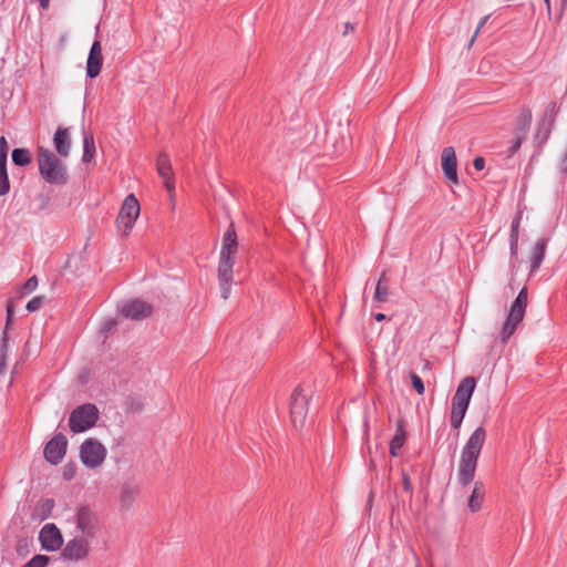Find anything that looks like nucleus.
<instances>
[{
	"label": "nucleus",
	"instance_id": "nucleus-44",
	"mask_svg": "<svg viewBox=\"0 0 567 567\" xmlns=\"http://www.w3.org/2000/svg\"><path fill=\"white\" fill-rule=\"evenodd\" d=\"M403 487L406 492L412 489V483L408 474L403 473Z\"/></svg>",
	"mask_w": 567,
	"mask_h": 567
},
{
	"label": "nucleus",
	"instance_id": "nucleus-52",
	"mask_svg": "<svg viewBox=\"0 0 567 567\" xmlns=\"http://www.w3.org/2000/svg\"><path fill=\"white\" fill-rule=\"evenodd\" d=\"M413 557H414V560H415V567H420V561H419V558L416 556V554L413 551Z\"/></svg>",
	"mask_w": 567,
	"mask_h": 567
},
{
	"label": "nucleus",
	"instance_id": "nucleus-6",
	"mask_svg": "<svg viewBox=\"0 0 567 567\" xmlns=\"http://www.w3.org/2000/svg\"><path fill=\"white\" fill-rule=\"evenodd\" d=\"M94 540L85 536L74 535L61 549V558L65 563H80L89 558Z\"/></svg>",
	"mask_w": 567,
	"mask_h": 567
},
{
	"label": "nucleus",
	"instance_id": "nucleus-11",
	"mask_svg": "<svg viewBox=\"0 0 567 567\" xmlns=\"http://www.w3.org/2000/svg\"><path fill=\"white\" fill-rule=\"evenodd\" d=\"M38 538L41 547L47 551L60 550L64 544L61 530L53 523L43 525Z\"/></svg>",
	"mask_w": 567,
	"mask_h": 567
},
{
	"label": "nucleus",
	"instance_id": "nucleus-12",
	"mask_svg": "<svg viewBox=\"0 0 567 567\" xmlns=\"http://www.w3.org/2000/svg\"><path fill=\"white\" fill-rule=\"evenodd\" d=\"M68 440L64 434H55L44 447V457L52 465H58L65 456Z\"/></svg>",
	"mask_w": 567,
	"mask_h": 567
},
{
	"label": "nucleus",
	"instance_id": "nucleus-38",
	"mask_svg": "<svg viewBox=\"0 0 567 567\" xmlns=\"http://www.w3.org/2000/svg\"><path fill=\"white\" fill-rule=\"evenodd\" d=\"M467 409V405L452 402L451 414L465 416Z\"/></svg>",
	"mask_w": 567,
	"mask_h": 567
},
{
	"label": "nucleus",
	"instance_id": "nucleus-4",
	"mask_svg": "<svg viewBox=\"0 0 567 567\" xmlns=\"http://www.w3.org/2000/svg\"><path fill=\"white\" fill-rule=\"evenodd\" d=\"M528 301V292L527 288L524 287L518 292L517 297L513 301L509 311L506 316V320L503 324V328L499 332V343L504 347L511 337L514 334L516 328L522 322L525 316L526 307Z\"/></svg>",
	"mask_w": 567,
	"mask_h": 567
},
{
	"label": "nucleus",
	"instance_id": "nucleus-19",
	"mask_svg": "<svg viewBox=\"0 0 567 567\" xmlns=\"http://www.w3.org/2000/svg\"><path fill=\"white\" fill-rule=\"evenodd\" d=\"M54 147L60 156L66 157L70 154L71 150V142H70V135L66 128L59 127L53 137Z\"/></svg>",
	"mask_w": 567,
	"mask_h": 567
},
{
	"label": "nucleus",
	"instance_id": "nucleus-39",
	"mask_svg": "<svg viewBox=\"0 0 567 567\" xmlns=\"http://www.w3.org/2000/svg\"><path fill=\"white\" fill-rule=\"evenodd\" d=\"M37 287H38V279L35 276H32L31 278H29L25 281V284L23 286V290H24V292L30 293L33 290H35Z\"/></svg>",
	"mask_w": 567,
	"mask_h": 567
},
{
	"label": "nucleus",
	"instance_id": "nucleus-8",
	"mask_svg": "<svg viewBox=\"0 0 567 567\" xmlns=\"http://www.w3.org/2000/svg\"><path fill=\"white\" fill-rule=\"evenodd\" d=\"M140 212L141 206L135 195H127L116 218L117 228L123 236H127L132 231L140 216Z\"/></svg>",
	"mask_w": 567,
	"mask_h": 567
},
{
	"label": "nucleus",
	"instance_id": "nucleus-14",
	"mask_svg": "<svg viewBox=\"0 0 567 567\" xmlns=\"http://www.w3.org/2000/svg\"><path fill=\"white\" fill-rule=\"evenodd\" d=\"M441 166L444 173V176L452 184H457V162L455 150L452 146H447L442 151L441 155Z\"/></svg>",
	"mask_w": 567,
	"mask_h": 567
},
{
	"label": "nucleus",
	"instance_id": "nucleus-15",
	"mask_svg": "<svg viewBox=\"0 0 567 567\" xmlns=\"http://www.w3.org/2000/svg\"><path fill=\"white\" fill-rule=\"evenodd\" d=\"M475 386H476L475 378L466 377L457 385V389L455 391V394L453 395L452 402L464 404V405L468 406L470 402H471V398L474 393Z\"/></svg>",
	"mask_w": 567,
	"mask_h": 567
},
{
	"label": "nucleus",
	"instance_id": "nucleus-21",
	"mask_svg": "<svg viewBox=\"0 0 567 567\" xmlns=\"http://www.w3.org/2000/svg\"><path fill=\"white\" fill-rule=\"evenodd\" d=\"M389 289L386 285L385 272L381 274V277L375 286L373 302L383 303L388 301Z\"/></svg>",
	"mask_w": 567,
	"mask_h": 567
},
{
	"label": "nucleus",
	"instance_id": "nucleus-43",
	"mask_svg": "<svg viewBox=\"0 0 567 567\" xmlns=\"http://www.w3.org/2000/svg\"><path fill=\"white\" fill-rule=\"evenodd\" d=\"M474 168L476 171H482L485 166V159L483 157H475L473 162Z\"/></svg>",
	"mask_w": 567,
	"mask_h": 567
},
{
	"label": "nucleus",
	"instance_id": "nucleus-23",
	"mask_svg": "<svg viewBox=\"0 0 567 567\" xmlns=\"http://www.w3.org/2000/svg\"><path fill=\"white\" fill-rule=\"evenodd\" d=\"M404 442H405V433H404L402 425H399L396 429L395 435L392 437V440L390 442V454L392 456H398Z\"/></svg>",
	"mask_w": 567,
	"mask_h": 567
},
{
	"label": "nucleus",
	"instance_id": "nucleus-7",
	"mask_svg": "<svg viewBox=\"0 0 567 567\" xmlns=\"http://www.w3.org/2000/svg\"><path fill=\"white\" fill-rule=\"evenodd\" d=\"M97 419L99 410L94 404H82L70 414L69 426L73 433H81L94 426Z\"/></svg>",
	"mask_w": 567,
	"mask_h": 567
},
{
	"label": "nucleus",
	"instance_id": "nucleus-1",
	"mask_svg": "<svg viewBox=\"0 0 567 567\" xmlns=\"http://www.w3.org/2000/svg\"><path fill=\"white\" fill-rule=\"evenodd\" d=\"M486 441V431L478 426L473 431L463 445L456 470V481L461 487H466L473 483L472 492L468 496L467 506L472 513L482 508L485 499L486 487L482 481L474 482L480 455Z\"/></svg>",
	"mask_w": 567,
	"mask_h": 567
},
{
	"label": "nucleus",
	"instance_id": "nucleus-41",
	"mask_svg": "<svg viewBox=\"0 0 567 567\" xmlns=\"http://www.w3.org/2000/svg\"><path fill=\"white\" fill-rule=\"evenodd\" d=\"M464 416L451 414V425L453 429L457 430L462 425Z\"/></svg>",
	"mask_w": 567,
	"mask_h": 567
},
{
	"label": "nucleus",
	"instance_id": "nucleus-25",
	"mask_svg": "<svg viewBox=\"0 0 567 567\" xmlns=\"http://www.w3.org/2000/svg\"><path fill=\"white\" fill-rule=\"evenodd\" d=\"M11 156L17 166H25L31 163V154L27 148H14Z\"/></svg>",
	"mask_w": 567,
	"mask_h": 567
},
{
	"label": "nucleus",
	"instance_id": "nucleus-20",
	"mask_svg": "<svg viewBox=\"0 0 567 567\" xmlns=\"http://www.w3.org/2000/svg\"><path fill=\"white\" fill-rule=\"evenodd\" d=\"M7 156L6 150L0 152V196H3L10 190V182L7 172Z\"/></svg>",
	"mask_w": 567,
	"mask_h": 567
},
{
	"label": "nucleus",
	"instance_id": "nucleus-47",
	"mask_svg": "<svg viewBox=\"0 0 567 567\" xmlns=\"http://www.w3.org/2000/svg\"><path fill=\"white\" fill-rule=\"evenodd\" d=\"M2 150H6L7 151V141H6V137L4 136H1L0 137V152Z\"/></svg>",
	"mask_w": 567,
	"mask_h": 567
},
{
	"label": "nucleus",
	"instance_id": "nucleus-42",
	"mask_svg": "<svg viewBox=\"0 0 567 567\" xmlns=\"http://www.w3.org/2000/svg\"><path fill=\"white\" fill-rule=\"evenodd\" d=\"M511 255L516 257L518 249V238H509Z\"/></svg>",
	"mask_w": 567,
	"mask_h": 567
},
{
	"label": "nucleus",
	"instance_id": "nucleus-9",
	"mask_svg": "<svg viewBox=\"0 0 567 567\" xmlns=\"http://www.w3.org/2000/svg\"><path fill=\"white\" fill-rule=\"evenodd\" d=\"M310 393L302 386H297L291 394L290 415L295 429H302L308 414Z\"/></svg>",
	"mask_w": 567,
	"mask_h": 567
},
{
	"label": "nucleus",
	"instance_id": "nucleus-17",
	"mask_svg": "<svg viewBox=\"0 0 567 567\" xmlns=\"http://www.w3.org/2000/svg\"><path fill=\"white\" fill-rule=\"evenodd\" d=\"M157 172L159 176L164 179V186L168 190V193L172 195L174 190V184L171 181V174H172V165L169 157L166 154H159L157 157Z\"/></svg>",
	"mask_w": 567,
	"mask_h": 567
},
{
	"label": "nucleus",
	"instance_id": "nucleus-49",
	"mask_svg": "<svg viewBox=\"0 0 567 567\" xmlns=\"http://www.w3.org/2000/svg\"><path fill=\"white\" fill-rule=\"evenodd\" d=\"M6 361L7 359H0V374L4 373L6 371Z\"/></svg>",
	"mask_w": 567,
	"mask_h": 567
},
{
	"label": "nucleus",
	"instance_id": "nucleus-35",
	"mask_svg": "<svg viewBox=\"0 0 567 567\" xmlns=\"http://www.w3.org/2000/svg\"><path fill=\"white\" fill-rule=\"evenodd\" d=\"M411 382H412L413 388L416 390V392L419 394H423L424 393V383H423V380L421 379L420 375H417L416 373L412 372L411 373Z\"/></svg>",
	"mask_w": 567,
	"mask_h": 567
},
{
	"label": "nucleus",
	"instance_id": "nucleus-36",
	"mask_svg": "<svg viewBox=\"0 0 567 567\" xmlns=\"http://www.w3.org/2000/svg\"><path fill=\"white\" fill-rule=\"evenodd\" d=\"M522 214H517L512 221L511 226V236L509 238H518L519 237V226H520Z\"/></svg>",
	"mask_w": 567,
	"mask_h": 567
},
{
	"label": "nucleus",
	"instance_id": "nucleus-30",
	"mask_svg": "<svg viewBox=\"0 0 567 567\" xmlns=\"http://www.w3.org/2000/svg\"><path fill=\"white\" fill-rule=\"evenodd\" d=\"M136 493H137V489L135 486H132L128 484L124 485L122 488V494H121L122 502L124 504L132 502L133 498L135 497Z\"/></svg>",
	"mask_w": 567,
	"mask_h": 567
},
{
	"label": "nucleus",
	"instance_id": "nucleus-48",
	"mask_svg": "<svg viewBox=\"0 0 567 567\" xmlns=\"http://www.w3.org/2000/svg\"><path fill=\"white\" fill-rule=\"evenodd\" d=\"M353 30H354V27L351 23L347 22L346 23V30H344L343 33L348 34L349 32H352Z\"/></svg>",
	"mask_w": 567,
	"mask_h": 567
},
{
	"label": "nucleus",
	"instance_id": "nucleus-22",
	"mask_svg": "<svg viewBox=\"0 0 567 567\" xmlns=\"http://www.w3.org/2000/svg\"><path fill=\"white\" fill-rule=\"evenodd\" d=\"M95 156V143L91 134H83V163H90Z\"/></svg>",
	"mask_w": 567,
	"mask_h": 567
},
{
	"label": "nucleus",
	"instance_id": "nucleus-13",
	"mask_svg": "<svg viewBox=\"0 0 567 567\" xmlns=\"http://www.w3.org/2000/svg\"><path fill=\"white\" fill-rule=\"evenodd\" d=\"M121 315L131 320H141L152 312V306L141 299H132L121 307Z\"/></svg>",
	"mask_w": 567,
	"mask_h": 567
},
{
	"label": "nucleus",
	"instance_id": "nucleus-27",
	"mask_svg": "<svg viewBox=\"0 0 567 567\" xmlns=\"http://www.w3.org/2000/svg\"><path fill=\"white\" fill-rule=\"evenodd\" d=\"M553 126H554V124L549 123L548 121H543V120L539 121L537 133H536V141L539 144L545 143L548 140Z\"/></svg>",
	"mask_w": 567,
	"mask_h": 567
},
{
	"label": "nucleus",
	"instance_id": "nucleus-45",
	"mask_svg": "<svg viewBox=\"0 0 567 567\" xmlns=\"http://www.w3.org/2000/svg\"><path fill=\"white\" fill-rule=\"evenodd\" d=\"M114 326H115V321L113 319L106 320L103 323V331H110L113 329Z\"/></svg>",
	"mask_w": 567,
	"mask_h": 567
},
{
	"label": "nucleus",
	"instance_id": "nucleus-40",
	"mask_svg": "<svg viewBox=\"0 0 567 567\" xmlns=\"http://www.w3.org/2000/svg\"><path fill=\"white\" fill-rule=\"evenodd\" d=\"M488 19H489V16L487 14V16H484V17L480 20V22H478V24H477V28H476V30H475V32H474V34H473V37H472L471 41H470V45H472V44L474 43V41H475L476 37L478 35V33H480L481 29L485 25V23L487 22V20H488Z\"/></svg>",
	"mask_w": 567,
	"mask_h": 567
},
{
	"label": "nucleus",
	"instance_id": "nucleus-5",
	"mask_svg": "<svg viewBox=\"0 0 567 567\" xmlns=\"http://www.w3.org/2000/svg\"><path fill=\"white\" fill-rule=\"evenodd\" d=\"M74 525L75 535L95 540L101 532L97 514L89 506H79L69 519Z\"/></svg>",
	"mask_w": 567,
	"mask_h": 567
},
{
	"label": "nucleus",
	"instance_id": "nucleus-50",
	"mask_svg": "<svg viewBox=\"0 0 567 567\" xmlns=\"http://www.w3.org/2000/svg\"><path fill=\"white\" fill-rule=\"evenodd\" d=\"M374 318H375V320H377V321H382V320H384V319H385V315H384V313L379 312V313H377V315L374 316Z\"/></svg>",
	"mask_w": 567,
	"mask_h": 567
},
{
	"label": "nucleus",
	"instance_id": "nucleus-2",
	"mask_svg": "<svg viewBox=\"0 0 567 567\" xmlns=\"http://www.w3.org/2000/svg\"><path fill=\"white\" fill-rule=\"evenodd\" d=\"M238 252V241L234 225L230 224L223 235L217 267L218 285L223 299H228L234 281V266Z\"/></svg>",
	"mask_w": 567,
	"mask_h": 567
},
{
	"label": "nucleus",
	"instance_id": "nucleus-53",
	"mask_svg": "<svg viewBox=\"0 0 567 567\" xmlns=\"http://www.w3.org/2000/svg\"><path fill=\"white\" fill-rule=\"evenodd\" d=\"M544 2L546 4L547 9L549 10L550 9V0H544Z\"/></svg>",
	"mask_w": 567,
	"mask_h": 567
},
{
	"label": "nucleus",
	"instance_id": "nucleus-28",
	"mask_svg": "<svg viewBox=\"0 0 567 567\" xmlns=\"http://www.w3.org/2000/svg\"><path fill=\"white\" fill-rule=\"evenodd\" d=\"M553 126H554V124L549 123L548 121H543V120L539 121L537 133H536V141L539 144L545 143L548 140Z\"/></svg>",
	"mask_w": 567,
	"mask_h": 567
},
{
	"label": "nucleus",
	"instance_id": "nucleus-37",
	"mask_svg": "<svg viewBox=\"0 0 567 567\" xmlns=\"http://www.w3.org/2000/svg\"><path fill=\"white\" fill-rule=\"evenodd\" d=\"M63 478L70 481L74 478L76 474V465L73 463H68L63 466Z\"/></svg>",
	"mask_w": 567,
	"mask_h": 567
},
{
	"label": "nucleus",
	"instance_id": "nucleus-18",
	"mask_svg": "<svg viewBox=\"0 0 567 567\" xmlns=\"http://www.w3.org/2000/svg\"><path fill=\"white\" fill-rule=\"evenodd\" d=\"M547 244H548V239L540 238L534 245V247L530 251V256H529L530 272L537 271L539 269L540 265L543 264L545 254H546Z\"/></svg>",
	"mask_w": 567,
	"mask_h": 567
},
{
	"label": "nucleus",
	"instance_id": "nucleus-24",
	"mask_svg": "<svg viewBox=\"0 0 567 567\" xmlns=\"http://www.w3.org/2000/svg\"><path fill=\"white\" fill-rule=\"evenodd\" d=\"M530 122H532V112L527 109L522 110L517 117L516 134L526 136V133H527Z\"/></svg>",
	"mask_w": 567,
	"mask_h": 567
},
{
	"label": "nucleus",
	"instance_id": "nucleus-46",
	"mask_svg": "<svg viewBox=\"0 0 567 567\" xmlns=\"http://www.w3.org/2000/svg\"><path fill=\"white\" fill-rule=\"evenodd\" d=\"M12 315H13V309H12V306L9 305L7 307V326L10 323Z\"/></svg>",
	"mask_w": 567,
	"mask_h": 567
},
{
	"label": "nucleus",
	"instance_id": "nucleus-29",
	"mask_svg": "<svg viewBox=\"0 0 567 567\" xmlns=\"http://www.w3.org/2000/svg\"><path fill=\"white\" fill-rule=\"evenodd\" d=\"M526 136L524 135H520V134H516L511 141H509V146L507 148V156L508 157H512L520 147L523 141L525 140Z\"/></svg>",
	"mask_w": 567,
	"mask_h": 567
},
{
	"label": "nucleus",
	"instance_id": "nucleus-33",
	"mask_svg": "<svg viewBox=\"0 0 567 567\" xmlns=\"http://www.w3.org/2000/svg\"><path fill=\"white\" fill-rule=\"evenodd\" d=\"M43 301H44V297L42 296H37V297H33L25 306V309L29 311V312H34L37 310H39L42 305H43Z\"/></svg>",
	"mask_w": 567,
	"mask_h": 567
},
{
	"label": "nucleus",
	"instance_id": "nucleus-16",
	"mask_svg": "<svg viewBox=\"0 0 567 567\" xmlns=\"http://www.w3.org/2000/svg\"><path fill=\"white\" fill-rule=\"evenodd\" d=\"M102 68V48L99 41H94L86 61V75L90 79L96 78Z\"/></svg>",
	"mask_w": 567,
	"mask_h": 567
},
{
	"label": "nucleus",
	"instance_id": "nucleus-34",
	"mask_svg": "<svg viewBox=\"0 0 567 567\" xmlns=\"http://www.w3.org/2000/svg\"><path fill=\"white\" fill-rule=\"evenodd\" d=\"M8 342H9L8 333H7V329H4L2 332V337H1L0 359H7V357H8V350H9Z\"/></svg>",
	"mask_w": 567,
	"mask_h": 567
},
{
	"label": "nucleus",
	"instance_id": "nucleus-10",
	"mask_svg": "<svg viewBox=\"0 0 567 567\" xmlns=\"http://www.w3.org/2000/svg\"><path fill=\"white\" fill-rule=\"evenodd\" d=\"M106 457V450L101 442L95 439H86L80 447L81 462L87 468H96L102 465Z\"/></svg>",
	"mask_w": 567,
	"mask_h": 567
},
{
	"label": "nucleus",
	"instance_id": "nucleus-26",
	"mask_svg": "<svg viewBox=\"0 0 567 567\" xmlns=\"http://www.w3.org/2000/svg\"><path fill=\"white\" fill-rule=\"evenodd\" d=\"M553 126H554V124L549 123L548 121H543V120L539 121L537 133H536V141L539 144L545 143L548 140Z\"/></svg>",
	"mask_w": 567,
	"mask_h": 567
},
{
	"label": "nucleus",
	"instance_id": "nucleus-54",
	"mask_svg": "<svg viewBox=\"0 0 567 567\" xmlns=\"http://www.w3.org/2000/svg\"><path fill=\"white\" fill-rule=\"evenodd\" d=\"M47 504L49 505V508H52V506H53V501H52V499H48V501H47Z\"/></svg>",
	"mask_w": 567,
	"mask_h": 567
},
{
	"label": "nucleus",
	"instance_id": "nucleus-51",
	"mask_svg": "<svg viewBox=\"0 0 567 567\" xmlns=\"http://www.w3.org/2000/svg\"><path fill=\"white\" fill-rule=\"evenodd\" d=\"M42 8H47L50 0H39Z\"/></svg>",
	"mask_w": 567,
	"mask_h": 567
},
{
	"label": "nucleus",
	"instance_id": "nucleus-32",
	"mask_svg": "<svg viewBox=\"0 0 567 567\" xmlns=\"http://www.w3.org/2000/svg\"><path fill=\"white\" fill-rule=\"evenodd\" d=\"M557 113H558V107H557L556 103H550L547 106L542 120L548 121L549 123L554 124Z\"/></svg>",
	"mask_w": 567,
	"mask_h": 567
},
{
	"label": "nucleus",
	"instance_id": "nucleus-31",
	"mask_svg": "<svg viewBox=\"0 0 567 567\" xmlns=\"http://www.w3.org/2000/svg\"><path fill=\"white\" fill-rule=\"evenodd\" d=\"M50 558L44 555H35L23 567H45Z\"/></svg>",
	"mask_w": 567,
	"mask_h": 567
},
{
	"label": "nucleus",
	"instance_id": "nucleus-3",
	"mask_svg": "<svg viewBox=\"0 0 567 567\" xmlns=\"http://www.w3.org/2000/svg\"><path fill=\"white\" fill-rule=\"evenodd\" d=\"M38 164L40 175L47 183L56 186L68 184V168L53 152L40 146L38 148Z\"/></svg>",
	"mask_w": 567,
	"mask_h": 567
}]
</instances>
